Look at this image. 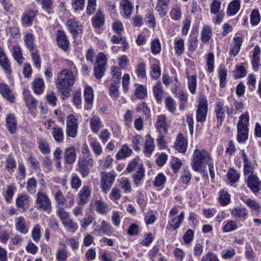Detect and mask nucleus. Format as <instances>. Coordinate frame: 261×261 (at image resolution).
Segmentation results:
<instances>
[{
  "label": "nucleus",
  "instance_id": "obj_1",
  "mask_svg": "<svg viewBox=\"0 0 261 261\" xmlns=\"http://www.w3.org/2000/svg\"><path fill=\"white\" fill-rule=\"evenodd\" d=\"M76 74L73 72L62 69L58 74L56 80V85L58 92L60 94L61 98L65 99L70 95V87L75 81Z\"/></svg>",
  "mask_w": 261,
  "mask_h": 261
},
{
  "label": "nucleus",
  "instance_id": "obj_2",
  "mask_svg": "<svg viewBox=\"0 0 261 261\" xmlns=\"http://www.w3.org/2000/svg\"><path fill=\"white\" fill-rule=\"evenodd\" d=\"M212 159L210 153L206 150L195 149L192 159V167L195 171H202Z\"/></svg>",
  "mask_w": 261,
  "mask_h": 261
},
{
  "label": "nucleus",
  "instance_id": "obj_3",
  "mask_svg": "<svg viewBox=\"0 0 261 261\" xmlns=\"http://www.w3.org/2000/svg\"><path fill=\"white\" fill-rule=\"evenodd\" d=\"M249 120V117L247 114L242 115L239 117L237 124V140L239 142H243L248 139Z\"/></svg>",
  "mask_w": 261,
  "mask_h": 261
},
{
  "label": "nucleus",
  "instance_id": "obj_4",
  "mask_svg": "<svg viewBox=\"0 0 261 261\" xmlns=\"http://www.w3.org/2000/svg\"><path fill=\"white\" fill-rule=\"evenodd\" d=\"M107 63V58L103 53L98 54L96 65L94 68V73L97 79H100L104 75Z\"/></svg>",
  "mask_w": 261,
  "mask_h": 261
},
{
  "label": "nucleus",
  "instance_id": "obj_5",
  "mask_svg": "<svg viewBox=\"0 0 261 261\" xmlns=\"http://www.w3.org/2000/svg\"><path fill=\"white\" fill-rule=\"evenodd\" d=\"M36 202L38 210L47 212L51 210L50 199L46 194L42 192H38L37 193Z\"/></svg>",
  "mask_w": 261,
  "mask_h": 261
},
{
  "label": "nucleus",
  "instance_id": "obj_6",
  "mask_svg": "<svg viewBox=\"0 0 261 261\" xmlns=\"http://www.w3.org/2000/svg\"><path fill=\"white\" fill-rule=\"evenodd\" d=\"M115 179V175L111 173L102 172L101 174V188L105 193L111 188Z\"/></svg>",
  "mask_w": 261,
  "mask_h": 261
},
{
  "label": "nucleus",
  "instance_id": "obj_7",
  "mask_svg": "<svg viewBox=\"0 0 261 261\" xmlns=\"http://www.w3.org/2000/svg\"><path fill=\"white\" fill-rule=\"evenodd\" d=\"M207 113V100L201 98L199 100L198 109L196 112V120L197 122H203L205 121Z\"/></svg>",
  "mask_w": 261,
  "mask_h": 261
},
{
  "label": "nucleus",
  "instance_id": "obj_8",
  "mask_svg": "<svg viewBox=\"0 0 261 261\" xmlns=\"http://www.w3.org/2000/svg\"><path fill=\"white\" fill-rule=\"evenodd\" d=\"M91 196V189L88 186H84L77 195V203L79 205H83L88 203Z\"/></svg>",
  "mask_w": 261,
  "mask_h": 261
},
{
  "label": "nucleus",
  "instance_id": "obj_9",
  "mask_svg": "<svg viewBox=\"0 0 261 261\" xmlns=\"http://www.w3.org/2000/svg\"><path fill=\"white\" fill-rule=\"evenodd\" d=\"M23 95L26 106L32 113L33 111L36 109L37 100L30 94L29 91L27 89L23 90Z\"/></svg>",
  "mask_w": 261,
  "mask_h": 261
},
{
  "label": "nucleus",
  "instance_id": "obj_10",
  "mask_svg": "<svg viewBox=\"0 0 261 261\" xmlns=\"http://www.w3.org/2000/svg\"><path fill=\"white\" fill-rule=\"evenodd\" d=\"M260 182L255 175L251 174L247 179V186L254 193L258 192L260 190Z\"/></svg>",
  "mask_w": 261,
  "mask_h": 261
},
{
  "label": "nucleus",
  "instance_id": "obj_11",
  "mask_svg": "<svg viewBox=\"0 0 261 261\" xmlns=\"http://www.w3.org/2000/svg\"><path fill=\"white\" fill-rule=\"evenodd\" d=\"M76 159L75 148L73 146L67 148L64 153V159L66 164L73 163Z\"/></svg>",
  "mask_w": 261,
  "mask_h": 261
},
{
  "label": "nucleus",
  "instance_id": "obj_12",
  "mask_svg": "<svg viewBox=\"0 0 261 261\" xmlns=\"http://www.w3.org/2000/svg\"><path fill=\"white\" fill-rule=\"evenodd\" d=\"M57 42L59 47L64 51L66 50L69 47V42L65 33L63 31H58L57 33Z\"/></svg>",
  "mask_w": 261,
  "mask_h": 261
},
{
  "label": "nucleus",
  "instance_id": "obj_13",
  "mask_svg": "<svg viewBox=\"0 0 261 261\" xmlns=\"http://www.w3.org/2000/svg\"><path fill=\"white\" fill-rule=\"evenodd\" d=\"M120 9L121 14L126 18L130 17L133 6L128 0H122L120 2Z\"/></svg>",
  "mask_w": 261,
  "mask_h": 261
},
{
  "label": "nucleus",
  "instance_id": "obj_14",
  "mask_svg": "<svg viewBox=\"0 0 261 261\" xmlns=\"http://www.w3.org/2000/svg\"><path fill=\"white\" fill-rule=\"evenodd\" d=\"M187 139L184 137L182 134H178L175 143V149L180 152L184 153L187 150Z\"/></svg>",
  "mask_w": 261,
  "mask_h": 261
},
{
  "label": "nucleus",
  "instance_id": "obj_15",
  "mask_svg": "<svg viewBox=\"0 0 261 261\" xmlns=\"http://www.w3.org/2000/svg\"><path fill=\"white\" fill-rule=\"evenodd\" d=\"M170 1V0H157L155 9L161 17H163L166 16L167 8L169 5Z\"/></svg>",
  "mask_w": 261,
  "mask_h": 261
},
{
  "label": "nucleus",
  "instance_id": "obj_16",
  "mask_svg": "<svg viewBox=\"0 0 261 261\" xmlns=\"http://www.w3.org/2000/svg\"><path fill=\"white\" fill-rule=\"evenodd\" d=\"M67 25L70 32L73 34H78L82 32V25L75 19L67 21Z\"/></svg>",
  "mask_w": 261,
  "mask_h": 261
},
{
  "label": "nucleus",
  "instance_id": "obj_17",
  "mask_svg": "<svg viewBox=\"0 0 261 261\" xmlns=\"http://www.w3.org/2000/svg\"><path fill=\"white\" fill-rule=\"evenodd\" d=\"M144 169L141 160L139 158L137 157L131 161L129 164L127 166L126 170L130 173L133 171L137 172V170H140Z\"/></svg>",
  "mask_w": 261,
  "mask_h": 261
},
{
  "label": "nucleus",
  "instance_id": "obj_18",
  "mask_svg": "<svg viewBox=\"0 0 261 261\" xmlns=\"http://www.w3.org/2000/svg\"><path fill=\"white\" fill-rule=\"evenodd\" d=\"M184 218L185 213L183 211L181 212L178 216L173 217L172 219L169 221L170 229L174 230L179 228L184 221Z\"/></svg>",
  "mask_w": 261,
  "mask_h": 261
},
{
  "label": "nucleus",
  "instance_id": "obj_19",
  "mask_svg": "<svg viewBox=\"0 0 261 261\" xmlns=\"http://www.w3.org/2000/svg\"><path fill=\"white\" fill-rule=\"evenodd\" d=\"M0 65L5 70L7 74H10L11 72L10 68V64L8 58L6 57L3 49L0 46Z\"/></svg>",
  "mask_w": 261,
  "mask_h": 261
},
{
  "label": "nucleus",
  "instance_id": "obj_20",
  "mask_svg": "<svg viewBox=\"0 0 261 261\" xmlns=\"http://www.w3.org/2000/svg\"><path fill=\"white\" fill-rule=\"evenodd\" d=\"M225 109L223 107V103L220 102L217 103L215 108V112L217 115V125L218 127L221 125L223 121L224 118H225Z\"/></svg>",
  "mask_w": 261,
  "mask_h": 261
},
{
  "label": "nucleus",
  "instance_id": "obj_21",
  "mask_svg": "<svg viewBox=\"0 0 261 261\" xmlns=\"http://www.w3.org/2000/svg\"><path fill=\"white\" fill-rule=\"evenodd\" d=\"M36 16L35 11L30 10L26 11L23 14L21 18L23 24L30 26L32 24Z\"/></svg>",
  "mask_w": 261,
  "mask_h": 261
},
{
  "label": "nucleus",
  "instance_id": "obj_22",
  "mask_svg": "<svg viewBox=\"0 0 261 261\" xmlns=\"http://www.w3.org/2000/svg\"><path fill=\"white\" fill-rule=\"evenodd\" d=\"M0 93L10 102H13L15 97L7 85L4 84H0Z\"/></svg>",
  "mask_w": 261,
  "mask_h": 261
},
{
  "label": "nucleus",
  "instance_id": "obj_23",
  "mask_svg": "<svg viewBox=\"0 0 261 261\" xmlns=\"http://www.w3.org/2000/svg\"><path fill=\"white\" fill-rule=\"evenodd\" d=\"M164 91L163 89L162 84L158 82L153 87V95L156 99L157 102H161L164 97Z\"/></svg>",
  "mask_w": 261,
  "mask_h": 261
},
{
  "label": "nucleus",
  "instance_id": "obj_24",
  "mask_svg": "<svg viewBox=\"0 0 261 261\" xmlns=\"http://www.w3.org/2000/svg\"><path fill=\"white\" fill-rule=\"evenodd\" d=\"M15 228L16 229L21 233L26 234L28 232V228L23 217H19L16 219Z\"/></svg>",
  "mask_w": 261,
  "mask_h": 261
},
{
  "label": "nucleus",
  "instance_id": "obj_25",
  "mask_svg": "<svg viewBox=\"0 0 261 261\" xmlns=\"http://www.w3.org/2000/svg\"><path fill=\"white\" fill-rule=\"evenodd\" d=\"M89 121L91 130L94 133H97L101 126V121L100 118L94 115L90 118Z\"/></svg>",
  "mask_w": 261,
  "mask_h": 261
},
{
  "label": "nucleus",
  "instance_id": "obj_26",
  "mask_svg": "<svg viewBox=\"0 0 261 261\" xmlns=\"http://www.w3.org/2000/svg\"><path fill=\"white\" fill-rule=\"evenodd\" d=\"M30 198L27 195H19L16 201L17 206L24 210L29 207L30 205Z\"/></svg>",
  "mask_w": 261,
  "mask_h": 261
},
{
  "label": "nucleus",
  "instance_id": "obj_27",
  "mask_svg": "<svg viewBox=\"0 0 261 261\" xmlns=\"http://www.w3.org/2000/svg\"><path fill=\"white\" fill-rule=\"evenodd\" d=\"M154 149L153 139L149 136H146V140L144 144V152L146 155H150Z\"/></svg>",
  "mask_w": 261,
  "mask_h": 261
},
{
  "label": "nucleus",
  "instance_id": "obj_28",
  "mask_svg": "<svg viewBox=\"0 0 261 261\" xmlns=\"http://www.w3.org/2000/svg\"><path fill=\"white\" fill-rule=\"evenodd\" d=\"M132 150L126 144L123 145L116 155L118 160L123 159L131 155Z\"/></svg>",
  "mask_w": 261,
  "mask_h": 261
},
{
  "label": "nucleus",
  "instance_id": "obj_29",
  "mask_svg": "<svg viewBox=\"0 0 261 261\" xmlns=\"http://www.w3.org/2000/svg\"><path fill=\"white\" fill-rule=\"evenodd\" d=\"M212 36V28L208 25L204 26L201 32V40L202 42L204 43H208L211 39Z\"/></svg>",
  "mask_w": 261,
  "mask_h": 261
},
{
  "label": "nucleus",
  "instance_id": "obj_30",
  "mask_svg": "<svg viewBox=\"0 0 261 261\" xmlns=\"http://www.w3.org/2000/svg\"><path fill=\"white\" fill-rule=\"evenodd\" d=\"M6 124L8 129L11 134L15 133L17 128V123L14 115L8 114L7 116Z\"/></svg>",
  "mask_w": 261,
  "mask_h": 261
},
{
  "label": "nucleus",
  "instance_id": "obj_31",
  "mask_svg": "<svg viewBox=\"0 0 261 261\" xmlns=\"http://www.w3.org/2000/svg\"><path fill=\"white\" fill-rule=\"evenodd\" d=\"M240 8V0H234L228 6L227 13L229 16L234 15Z\"/></svg>",
  "mask_w": 261,
  "mask_h": 261
},
{
  "label": "nucleus",
  "instance_id": "obj_32",
  "mask_svg": "<svg viewBox=\"0 0 261 261\" xmlns=\"http://www.w3.org/2000/svg\"><path fill=\"white\" fill-rule=\"evenodd\" d=\"M234 44L230 48V55L236 56L240 51L242 43V39L240 37H236L233 38Z\"/></svg>",
  "mask_w": 261,
  "mask_h": 261
},
{
  "label": "nucleus",
  "instance_id": "obj_33",
  "mask_svg": "<svg viewBox=\"0 0 261 261\" xmlns=\"http://www.w3.org/2000/svg\"><path fill=\"white\" fill-rule=\"evenodd\" d=\"M24 42L28 49L30 51H34V36L33 34L28 33L24 37Z\"/></svg>",
  "mask_w": 261,
  "mask_h": 261
},
{
  "label": "nucleus",
  "instance_id": "obj_34",
  "mask_svg": "<svg viewBox=\"0 0 261 261\" xmlns=\"http://www.w3.org/2000/svg\"><path fill=\"white\" fill-rule=\"evenodd\" d=\"M218 73L220 79V86L221 88H224L226 84L227 70L224 67L221 66Z\"/></svg>",
  "mask_w": 261,
  "mask_h": 261
},
{
  "label": "nucleus",
  "instance_id": "obj_35",
  "mask_svg": "<svg viewBox=\"0 0 261 261\" xmlns=\"http://www.w3.org/2000/svg\"><path fill=\"white\" fill-rule=\"evenodd\" d=\"M33 87L34 92L37 94H41L44 88V82L41 79L35 80L33 83Z\"/></svg>",
  "mask_w": 261,
  "mask_h": 261
},
{
  "label": "nucleus",
  "instance_id": "obj_36",
  "mask_svg": "<svg viewBox=\"0 0 261 261\" xmlns=\"http://www.w3.org/2000/svg\"><path fill=\"white\" fill-rule=\"evenodd\" d=\"M242 158L244 161V172L245 174H252L253 166L249 162L244 152H243Z\"/></svg>",
  "mask_w": 261,
  "mask_h": 261
},
{
  "label": "nucleus",
  "instance_id": "obj_37",
  "mask_svg": "<svg viewBox=\"0 0 261 261\" xmlns=\"http://www.w3.org/2000/svg\"><path fill=\"white\" fill-rule=\"evenodd\" d=\"M174 50L177 55H181L185 50L184 40L182 39H175L174 42Z\"/></svg>",
  "mask_w": 261,
  "mask_h": 261
},
{
  "label": "nucleus",
  "instance_id": "obj_38",
  "mask_svg": "<svg viewBox=\"0 0 261 261\" xmlns=\"http://www.w3.org/2000/svg\"><path fill=\"white\" fill-rule=\"evenodd\" d=\"M156 127L161 133L167 132L168 128L164 115H162L159 116L156 122Z\"/></svg>",
  "mask_w": 261,
  "mask_h": 261
},
{
  "label": "nucleus",
  "instance_id": "obj_39",
  "mask_svg": "<svg viewBox=\"0 0 261 261\" xmlns=\"http://www.w3.org/2000/svg\"><path fill=\"white\" fill-rule=\"evenodd\" d=\"M52 135L55 141L57 142H61L63 140L64 134L63 129L59 127L55 126L53 128Z\"/></svg>",
  "mask_w": 261,
  "mask_h": 261
},
{
  "label": "nucleus",
  "instance_id": "obj_40",
  "mask_svg": "<svg viewBox=\"0 0 261 261\" xmlns=\"http://www.w3.org/2000/svg\"><path fill=\"white\" fill-rule=\"evenodd\" d=\"M95 205L96 211L101 215L106 214L109 211L108 205L102 201L96 200Z\"/></svg>",
  "mask_w": 261,
  "mask_h": 261
},
{
  "label": "nucleus",
  "instance_id": "obj_41",
  "mask_svg": "<svg viewBox=\"0 0 261 261\" xmlns=\"http://www.w3.org/2000/svg\"><path fill=\"white\" fill-rule=\"evenodd\" d=\"M12 53L14 59L18 63L21 64L23 62L24 59L20 47L18 46H14L12 47Z\"/></svg>",
  "mask_w": 261,
  "mask_h": 261
},
{
  "label": "nucleus",
  "instance_id": "obj_42",
  "mask_svg": "<svg viewBox=\"0 0 261 261\" xmlns=\"http://www.w3.org/2000/svg\"><path fill=\"white\" fill-rule=\"evenodd\" d=\"M62 224L68 230L72 233L75 232L78 229L77 224L74 222L71 218H69L66 221H64Z\"/></svg>",
  "mask_w": 261,
  "mask_h": 261
},
{
  "label": "nucleus",
  "instance_id": "obj_43",
  "mask_svg": "<svg viewBox=\"0 0 261 261\" xmlns=\"http://www.w3.org/2000/svg\"><path fill=\"white\" fill-rule=\"evenodd\" d=\"M90 146L96 156L102 152V147L100 143L96 140H92L90 142Z\"/></svg>",
  "mask_w": 261,
  "mask_h": 261
},
{
  "label": "nucleus",
  "instance_id": "obj_44",
  "mask_svg": "<svg viewBox=\"0 0 261 261\" xmlns=\"http://www.w3.org/2000/svg\"><path fill=\"white\" fill-rule=\"evenodd\" d=\"M219 200L223 205H226L230 202V196L225 190H221L219 193Z\"/></svg>",
  "mask_w": 261,
  "mask_h": 261
},
{
  "label": "nucleus",
  "instance_id": "obj_45",
  "mask_svg": "<svg viewBox=\"0 0 261 261\" xmlns=\"http://www.w3.org/2000/svg\"><path fill=\"white\" fill-rule=\"evenodd\" d=\"M84 97L85 101L91 105L93 103L94 99V94L93 89L89 86L85 87L84 90Z\"/></svg>",
  "mask_w": 261,
  "mask_h": 261
},
{
  "label": "nucleus",
  "instance_id": "obj_46",
  "mask_svg": "<svg viewBox=\"0 0 261 261\" xmlns=\"http://www.w3.org/2000/svg\"><path fill=\"white\" fill-rule=\"evenodd\" d=\"M119 186L125 193H130L132 191L131 183L127 178H121Z\"/></svg>",
  "mask_w": 261,
  "mask_h": 261
},
{
  "label": "nucleus",
  "instance_id": "obj_47",
  "mask_svg": "<svg viewBox=\"0 0 261 261\" xmlns=\"http://www.w3.org/2000/svg\"><path fill=\"white\" fill-rule=\"evenodd\" d=\"M104 20V15L99 11L97 12L95 16L92 18L93 25L95 28H98L102 25Z\"/></svg>",
  "mask_w": 261,
  "mask_h": 261
},
{
  "label": "nucleus",
  "instance_id": "obj_48",
  "mask_svg": "<svg viewBox=\"0 0 261 261\" xmlns=\"http://www.w3.org/2000/svg\"><path fill=\"white\" fill-rule=\"evenodd\" d=\"M181 9L179 7L176 6L172 7L170 12V15L173 20H179L181 18Z\"/></svg>",
  "mask_w": 261,
  "mask_h": 261
},
{
  "label": "nucleus",
  "instance_id": "obj_49",
  "mask_svg": "<svg viewBox=\"0 0 261 261\" xmlns=\"http://www.w3.org/2000/svg\"><path fill=\"white\" fill-rule=\"evenodd\" d=\"M188 79V88L192 94H195L196 91L197 86V76L196 75L189 76Z\"/></svg>",
  "mask_w": 261,
  "mask_h": 261
},
{
  "label": "nucleus",
  "instance_id": "obj_50",
  "mask_svg": "<svg viewBox=\"0 0 261 261\" xmlns=\"http://www.w3.org/2000/svg\"><path fill=\"white\" fill-rule=\"evenodd\" d=\"M239 173L236 170L229 169L227 173V177L231 182H236L240 178Z\"/></svg>",
  "mask_w": 261,
  "mask_h": 261
},
{
  "label": "nucleus",
  "instance_id": "obj_51",
  "mask_svg": "<svg viewBox=\"0 0 261 261\" xmlns=\"http://www.w3.org/2000/svg\"><path fill=\"white\" fill-rule=\"evenodd\" d=\"M57 216L60 218L62 223L69 219L70 218L69 214L66 212L65 209L61 206L58 207L56 211Z\"/></svg>",
  "mask_w": 261,
  "mask_h": 261
},
{
  "label": "nucleus",
  "instance_id": "obj_52",
  "mask_svg": "<svg viewBox=\"0 0 261 261\" xmlns=\"http://www.w3.org/2000/svg\"><path fill=\"white\" fill-rule=\"evenodd\" d=\"M112 80L115 83L119 84L121 78V72L119 67H112L111 68Z\"/></svg>",
  "mask_w": 261,
  "mask_h": 261
},
{
  "label": "nucleus",
  "instance_id": "obj_53",
  "mask_svg": "<svg viewBox=\"0 0 261 261\" xmlns=\"http://www.w3.org/2000/svg\"><path fill=\"white\" fill-rule=\"evenodd\" d=\"M41 226L39 224L35 225L32 231V238L35 242H38L41 239Z\"/></svg>",
  "mask_w": 261,
  "mask_h": 261
},
{
  "label": "nucleus",
  "instance_id": "obj_54",
  "mask_svg": "<svg viewBox=\"0 0 261 261\" xmlns=\"http://www.w3.org/2000/svg\"><path fill=\"white\" fill-rule=\"evenodd\" d=\"M135 95L138 99L145 98L147 96L146 87L142 85L138 86L135 90Z\"/></svg>",
  "mask_w": 261,
  "mask_h": 261
},
{
  "label": "nucleus",
  "instance_id": "obj_55",
  "mask_svg": "<svg viewBox=\"0 0 261 261\" xmlns=\"http://www.w3.org/2000/svg\"><path fill=\"white\" fill-rule=\"evenodd\" d=\"M37 182L34 178L29 179L27 183V190L31 194H34L36 191Z\"/></svg>",
  "mask_w": 261,
  "mask_h": 261
},
{
  "label": "nucleus",
  "instance_id": "obj_56",
  "mask_svg": "<svg viewBox=\"0 0 261 261\" xmlns=\"http://www.w3.org/2000/svg\"><path fill=\"white\" fill-rule=\"evenodd\" d=\"M231 213L233 215H236L239 218H245L248 215V211L244 207H237L232 210Z\"/></svg>",
  "mask_w": 261,
  "mask_h": 261
},
{
  "label": "nucleus",
  "instance_id": "obj_57",
  "mask_svg": "<svg viewBox=\"0 0 261 261\" xmlns=\"http://www.w3.org/2000/svg\"><path fill=\"white\" fill-rule=\"evenodd\" d=\"M260 20V16L258 10L254 9L250 15V22L252 25H257Z\"/></svg>",
  "mask_w": 261,
  "mask_h": 261
},
{
  "label": "nucleus",
  "instance_id": "obj_58",
  "mask_svg": "<svg viewBox=\"0 0 261 261\" xmlns=\"http://www.w3.org/2000/svg\"><path fill=\"white\" fill-rule=\"evenodd\" d=\"M161 46L159 39H154L151 43V51L154 55L159 54L161 52Z\"/></svg>",
  "mask_w": 261,
  "mask_h": 261
},
{
  "label": "nucleus",
  "instance_id": "obj_59",
  "mask_svg": "<svg viewBox=\"0 0 261 261\" xmlns=\"http://www.w3.org/2000/svg\"><path fill=\"white\" fill-rule=\"evenodd\" d=\"M161 73V70L159 65L153 64L151 66L150 75L152 79L156 80L158 79Z\"/></svg>",
  "mask_w": 261,
  "mask_h": 261
},
{
  "label": "nucleus",
  "instance_id": "obj_60",
  "mask_svg": "<svg viewBox=\"0 0 261 261\" xmlns=\"http://www.w3.org/2000/svg\"><path fill=\"white\" fill-rule=\"evenodd\" d=\"M118 88L119 84L118 83H114L110 85L109 88L110 93L111 97L114 99H116L119 97V93Z\"/></svg>",
  "mask_w": 261,
  "mask_h": 261
},
{
  "label": "nucleus",
  "instance_id": "obj_61",
  "mask_svg": "<svg viewBox=\"0 0 261 261\" xmlns=\"http://www.w3.org/2000/svg\"><path fill=\"white\" fill-rule=\"evenodd\" d=\"M165 105L168 110L173 113L176 110L175 102L174 100L171 97H167L165 99Z\"/></svg>",
  "mask_w": 261,
  "mask_h": 261
},
{
  "label": "nucleus",
  "instance_id": "obj_62",
  "mask_svg": "<svg viewBox=\"0 0 261 261\" xmlns=\"http://www.w3.org/2000/svg\"><path fill=\"white\" fill-rule=\"evenodd\" d=\"M121 196L120 190L117 187L113 188L110 195V199L116 203L120 199Z\"/></svg>",
  "mask_w": 261,
  "mask_h": 261
},
{
  "label": "nucleus",
  "instance_id": "obj_63",
  "mask_svg": "<svg viewBox=\"0 0 261 261\" xmlns=\"http://www.w3.org/2000/svg\"><path fill=\"white\" fill-rule=\"evenodd\" d=\"M244 203L252 210L259 212L260 211L259 205L255 201L251 199L244 200Z\"/></svg>",
  "mask_w": 261,
  "mask_h": 261
},
{
  "label": "nucleus",
  "instance_id": "obj_64",
  "mask_svg": "<svg viewBox=\"0 0 261 261\" xmlns=\"http://www.w3.org/2000/svg\"><path fill=\"white\" fill-rule=\"evenodd\" d=\"M67 257V251L64 248H60L57 250L56 259L58 261H65Z\"/></svg>",
  "mask_w": 261,
  "mask_h": 261
}]
</instances>
